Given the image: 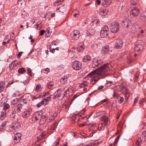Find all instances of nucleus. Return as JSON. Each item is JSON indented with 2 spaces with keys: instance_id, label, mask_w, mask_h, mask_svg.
<instances>
[{
  "instance_id": "1",
  "label": "nucleus",
  "mask_w": 146,
  "mask_h": 146,
  "mask_svg": "<svg viewBox=\"0 0 146 146\" xmlns=\"http://www.w3.org/2000/svg\"><path fill=\"white\" fill-rule=\"evenodd\" d=\"M110 64H105L98 69L93 70L88 74L86 78L90 80V84L96 83L99 80L98 77L105 74L109 70H111V66Z\"/></svg>"
},
{
  "instance_id": "2",
  "label": "nucleus",
  "mask_w": 146,
  "mask_h": 146,
  "mask_svg": "<svg viewBox=\"0 0 146 146\" xmlns=\"http://www.w3.org/2000/svg\"><path fill=\"white\" fill-rule=\"evenodd\" d=\"M127 13L129 17H133L139 15V9L137 7H133L128 9Z\"/></svg>"
},
{
  "instance_id": "3",
  "label": "nucleus",
  "mask_w": 146,
  "mask_h": 146,
  "mask_svg": "<svg viewBox=\"0 0 146 146\" xmlns=\"http://www.w3.org/2000/svg\"><path fill=\"white\" fill-rule=\"evenodd\" d=\"M117 88H119L118 90L121 91L122 93L125 95V98L128 100L130 96L129 92L127 91L126 88L123 84L117 86Z\"/></svg>"
},
{
  "instance_id": "4",
  "label": "nucleus",
  "mask_w": 146,
  "mask_h": 146,
  "mask_svg": "<svg viewBox=\"0 0 146 146\" xmlns=\"http://www.w3.org/2000/svg\"><path fill=\"white\" fill-rule=\"evenodd\" d=\"M109 34V29L106 25L104 26L102 28L100 32V36L102 38H106Z\"/></svg>"
},
{
  "instance_id": "5",
  "label": "nucleus",
  "mask_w": 146,
  "mask_h": 146,
  "mask_svg": "<svg viewBox=\"0 0 146 146\" xmlns=\"http://www.w3.org/2000/svg\"><path fill=\"white\" fill-rule=\"evenodd\" d=\"M119 24L116 22L113 23L110 27V31L114 33H117L119 30Z\"/></svg>"
},
{
  "instance_id": "6",
  "label": "nucleus",
  "mask_w": 146,
  "mask_h": 146,
  "mask_svg": "<svg viewBox=\"0 0 146 146\" xmlns=\"http://www.w3.org/2000/svg\"><path fill=\"white\" fill-rule=\"evenodd\" d=\"M80 33L79 31L77 30H74L71 33L70 36L72 39L74 40H78Z\"/></svg>"
},
{
  "instance_id": "7",
  "label": "nucleus",
  "mask_w": 146,
  "mask_h": 146,
  "mask_svg": "<svg viewBox=\"0 0 146 146\" xmlns=\"http://www.w3.org/2000/svg\"><path fill=\"white\" fill-rule=\"evenodd\" d=\"M103 63V61L102 60L94 58L92 61V66L93 68H95L101 66Z\"/></svg>"
},
{
  "instance_id": "8",
  "label": "nucleus",
  "mask_w": 146,
  "mask_h": 146,
  "mask_svg": "<svg viewBox=\"0 0 146 146\" xmlns=\"http://www.w3.org/2000/svg\"><path fill=\"white\" fill-rule=\"evenodd\" d=\"M146 139V131H143L140 136L137 140L136 145L137 146H139Z\"/></svg>"
},
{
  "instance_id": "9",
  "label": "nucleus",
  "mask_w": 146,
  "mask_h": 146,
  "mask_svg": "<svg viewBox=\"0 0 146 146\" xmlns=\"http://www.w3.org/2000/svg\"><path fill=\"white\" fill-rule=\"evenodd\" d=\"M64 93L65 91H63L61 90H58L57 91V94L55 96V99L59 100H62L65 96Z\"/></svg>"
},
{
  "instance_id": "10",
  "label": "nucleus",
  "mask_w": 146,
  "mask_h": 146,
  "mask_svg": "<svg viewBox=\"0 0 146 146\" xmlns=\"http://www.w3.org/2000/svg\"><path fill=\"white\" fill-rule=\"evenodd\" d=\"M21 125L20 123L18 121H15L13 122L12 124V126L10 128V129L11 131L13 130L15 131H18L21 127Z\"/></svg>"
},
{
  "instance_id": "11",
  "label": "nucleus",
  "mask_w": 146,
  "mask_h": 146,
  "mask_svg": "<svg viewBox=\"0 0 146 146\" xmlns=\"http://www.w3.org/2000/svg\"><path fill=\"white\" fill-rule=\"evenodd\" d=\"M72 68L75 70H79L81 68L80 63L78 61H74L72 65Z\"/></svg>"
},
{
  "instance_id": "12",
  "label": "nucleus",
  "mask_w": 146,
  "mask_h": 146,
  "mask_svg": "<svg viewBox=\"0 0 146 146\" xmlns=\"http://www.w3.org/2000/svg\"><path fill=\"white\" fill-rule=\"evenodd\" d=\"M43 114V111H38L36 112L34 114L33 118L36 120H38L41 118Z\"/></svg>"
},
{
  "instance_id": "13",
  "label": "nucleus",
  "mask_w": 146,
  "mask_h": 146,
  "mask_svg": "<svg viewBox=\"0 0 146 146\" xmlns=\"http://www.w3.org/2000/svg\"><path fill=\"white\" fill-rule=\"evenodd\" d=\"M51 100L50 97L47 98L43 100L40 102L36 106L38 107H39L42 105H46L48 104L49 102Z\"/></svg>"
},
{
  "instance_id": "14",
  "label": "nucleus",
  "mask_w": 146,
  "mask_h": 146,
  "mask_svg": "<svg viewBox=\"0 0 146 146\" xmlns=\"http://www.w3.org/2000/svg\"><path fill=\"white\" fill-rule=\"evenodd\" d=\"M90 116V115H85L84 114H79L78 115H74L73 116V118H75V121L77 120L78 121V118H80L79 117H81L82 119H88Z\"/></svg>"
},
{
  "instance_id": "15",
  "label": "nucleus",
  "mask_w": 146,
  "mask_h": 146,
  "mask_svg": "<svg viewBox=\"0 0 146 146\" xmlns=\"http://www.w3.org/2000/svg\"><path fill=\"white\" fill-rule=\"evenodd\" d=\"M32 112V110L30 108H28L25 110L22 114L23 117L26 118L29 117Z\"/></svg>"
},
{
  "instance_id": "16",
  "label": "nucleus",
  "mask_w": 146,
  "mask_h": 146,
  "mask_svg": "<svg viewBox=\"0 0 146 146\" xmlns=\"http://www.w3.org/2000/svg\"><path fill=\"white\" fill-rule=\"evenodd\" d=\"M131 25V22L129 19H125L123 20L122 25L124 28H129Z\"/></svg>"
},
{
  "instance_id": "17",
  "label": "nucleus",
  "mask_w": 146,
  "mask_h": 146,
  "mask_svg": "<svg viewBox=\"0 0 146 146\" xmlns=\"http://www.w3.org/2000/svg\"><path fill=\"white\" fill-rule=\"evenodd\" d=\"M95 28L91 26L87 31L86 33V36H91L93 35L95 32Z\"/></svg>"
},
{
  "instance_id": "18",
  "label": "nucleus",
  "mask_w": 146,
  "mask_h": 146,
  "mask_svg": "<svg viewBox=\"0 0 146 146\" xmlns=\"http://www.w3.org/2000/svg\"><path fill=\"white\" fill-rule=\"evenodd\" d=\"M123 45V42L120 39H117L115 42V47L117 49L121 48Z\"/></svg>"
},
{
  "instance_id": "19",
  "label": "nucleus",
  "mask_w": 146,
  "mask_h": 146,
  "mask_svg": "<svg viewBox=\"0 0 146 146\" xmlns=\"http://www.w3.org/2000/svg\"><path fill=\"white\" fill-rule=\"evenodd\" d=\"M21 136L22 135L20 133H17L15 134L14 138V142L15 144H16L20 141Z\"/></svg>"
},
{
  "instance_id": "20",
  "label": "nucleus",
  "mask_w": 146,
  "mask_h": 146,
  "mask_svg": "<svg viewBox=\"0 0 146 146\" xmlns=\"http://www.w3.org/2000/svg\"><path fill=\"white\" fill-rule=\"evenodd\" d=\"M143 49V46L141 44L136 45L134 48V50L135 52L140 53Z\"/></svg>"
},
{
  "instance_id": "21",
  "label": "nucleus",
  "mask_w": 146,
  "mask_h": 146,
  "mask_svg": "<svg viewBox=\"0 0 146 146\" xmlns=\"http://www.w3.org/2000/svg\"><path fill=\"white\" fill-rule=\"evenodd\" d=\"M76 48L74 47H73L69 50L68 54L70 57L72 58H73L75 54L76 53Z\"/></svg>"
},
{
  "instance_id": "22",
  "label": "nucleus",
  "mask_w": 146,
  "mask_h": 146,
  "mask_svg": "<svg viewBox=\"0 0 146 146\" xmlns=\"http://www.w3.org/2000/svg\"><path fill=\"white\" fill-rule=\"evenodd\" d=\"M85 47V46L82 42H81L79 44L77 48V50L78 52L82 51Z\"/></svg>"
},
{
  "instance_id": "23",
  "label": "nucleus",
  "mask_w": 146,
  "mask_h": 146,
  "mask_svg": "<svg viewBox=\"0 0 146 146\" xmlns=\"http://www.w3.org/2000/svg\"><path fill=\"white\" fill-rule=\"evenodd\" d=\"M109 11L108 9H103L100 10V13L101 16H104L106 15Z\"/></svg>"
},
{
  "instance_id": "24",
  "label": "nucleus",
  "mask_w": 146,
  "mask_h": 146,
  "mask_svg": "<svg viewBox=\"0 0 146 146\" xmlns=\"http://www.w3.org/2000/svg\"><path fill=\"white\" fill-rule=\"evenodd\" d=\"M57 124V121H55L50 125L48 127V130H54L56 128Z\"/></svg>"
},
{
  "instance_id": "25",
  "label": "nucleus",
  "mask_w": 146,
  "mask_h": 146,
  "mask_svg": "<svg viewBox=\"0 0 146 146\" xmlns=\"http://www.w3.org/2000/svg\"><path fill=\"white\" fill-rule=\"evenodd\" d=\"M100 21L98 19H94L92 21V26L95 28L99 24Z\"/></svg>"
},
{
  "instance_id": "26",
  "label": "nucleus",
  "mask_w": 146,
  "mask_h": 146,
  "mask_svg": "<svg viewBox=\"0 0 146 146\" xmlns=\"http://www.w3.org/2000/svg\"><path fill=\"white\" fill-rule=\"evenodd\" d=\"M109 51V47L108 46H105L102 48V53L104 54L107 53Z\"/></svg>"
},
{
  "instance_id": "27",
  "label": "nucleus",
  "mask_w": 146,
  "mask_h": 146,
  "mask_svg": "<svg viewBox=\"0 0 146 146\" xmlns=\"http://www.w3.org/2000/svg\"><path fill=\"white\" fill-rule=\"evenodd\" d=\"M101 1L102 5L105 7H108L110 5V2L108 0H101Z\"/></svg>"
},
{
  "instance_id": "28",
  "label": "nucleus",
  "mask_w": 146,
  "mask_h": 146,
  "mask_svg": "<svg viewBox=\"0 0 146 146\" xmlns=\"http://www.w3.org/2000/svg\"><path fill=\"white\" fill-rule=\"evenodd\" d=\"M7 116V112L6 110H3L1 113L0 117V119L1 120L4 119Z\"/></svg>"
},
{
  "instance_id": "29",
  "label": "nucleus",
  "mask_w": 146,
  "mask_h": 146,
  "mask_svg": "<svg viewBox=\"0 0 146 146\" xmlns=\"http://www.w3.org/2000/svg\"><path fill=\"white\" fill-rule=\"evenodd\" d=\"M52 29L50 27H48L46 31V34L45 35V37H49L50 36V34L52 33Z\"/></svg>"
},
{
  "instance_id": "30",
  "label": "nucleus",
  "mask_w": 146,
  "mask_h": 146,
  "mask_svg": "<svg viewBox=\"0 0 146 146\" xmlns=\"http://www.w3.org/2000/svg\"><path fill=\"white\" fill-rule=\"evenodd\" d=\"M47 117L45 115H42L41 118L40 119V123L41 125H42L45 123Z\"/></svg>"
},
{
  "instance_id": "31",
  "label": "nucleus",
  "mask_w": 146,
  "mask_h": 146,
  "mask_svg": "<svg viewBox=\"0 0 146 146\" xmlns=\"http://www.w3.org/2000/svg\"><path fill=\"white\" fill-rule=\"evenodd\" d=\"M101 119L104 122V125L106 126L108 124L109 119L106 116H103L101 117Z\"/></svg>"
},
{
  "instance_id": "32",
  "label": "nucleus",
  "mask_w": 146,
  "mask_h": 146,
  "mask_svg": "<svg viewBox=\"0 0 146 146\" xmlns=\"http://www.w3.org/2000/svg\"><path fill=\"white\" fill-rule=\"evenodd\" d=\"M5 83L4 82H0V93L2 92L4 89Z\"/></svg>"
},
{
  "instance_id": "33",
  "label": "nucleus",
  "mask_w": 146,
  "mask_h": 146,
  "mask_svg": "<svg viewBox=\"0 0 146 146\" xmlns=\"http://www.w3.org/2000/svg\"><path fill=\"white\" fill-rule=\"evenodd\" d=\"M68 80V78L67 76H64L61 79L60 82L61 84H64L67 83Z\"/></svg>"
},
{
  "instance_id": "34",
  "label": "nucleus",
  "mask_w": 146,
  "mask_h": 146,
  "mask_svg": "<svg viewBox=\"0 0 146 146\" xmlns=\"http://www.w3.org/2000/svg\"><path fill=\"white\" fill-rule=\"evenodd\" d=\"M91 60V58L90 56L89 55H87L84 57L83 60L84 62H87L90 61Z\"/></svg>"
},
{
  "instance_id": "35",
  "label": "nucleus",
  "mask_w": 146,
  "mask_h": 146,
  "mask_svg": "<svg viewBox=\"0 0 146 146\" xmlns=\"http://www.w3.org/2000/svg\"><path fill=\"white\" fill-rule=\"evenodd\" d=\"M73 88L72 87H69L65 91L64 94H69L73 92Z\"/></svg>"
},
{
  "instance_id": "36",
  "label": "nucleus",
  "mask_w": 146,
  "mask_h": 146,
  "mask_svg": "<svg viewBox=\"0 0 146 146\" xmlns=\"http://www.w3.org/2000/svg\"><path fill=\"white\" fill-rule=\"evenodd\" d=\"M89 82L88 81H84L80 85V87H83L88 85Z\"/></svg>"
},
{
  "instance_id": "37",
  "label": "nucleus",
  "mask_w": 146,
  "mask_h": 146,
  "mask_svg": "<svg viewBox=\"0 0 146 146\" xmlns=\"http://www.w3.org/2000/svg\"><path fill=\"white\" fill-rule=\"evenodd\" d=\"M57 115H58V113H57V112H56V111L54 112V113H53V115H52L51 117L49 119V122H50V120H54V119H55V118L56 117Z\"/></svg>"
},
{
  "instance_id": "38",
  "label": "nucleus",
  "mask_w": 146,
  "mask_h": 146,
  "mask_svg": "<svg viewBox=\"0 0 146 146\" xmlns=\"http://www.w3.org/2000/svg\"><path fill=\"white\" fill-rule=\"evenodd\" d=\"M79 11L77 10H75L73 11V16L75 17H78L79 14Z\"/></svg>"
},
{
  "instance_id": "39",
  "label": "nucleus",
  "mask_w": 146,
  "mask_h": 146,
  "mask_svg": "<svg viewBox=\"0 0 146 146\" xmlns=\"http://www.w3.org/2000/svg\"><path fill=\"white\" fill-rule=\"evenodd\" d=\"M54 84V83L53 82H50L47 84V87L49 89L51 88L53 86Z\"/></svg>"
},
{
  "instance_id": "40",
  "label": "nucleus",
  "mask_w": 146,
  "mask_h": 146,
  "mask_svg": "<svg viewBox=\"0 0 146 146\" xmlns=\"http://www.w3.org/2000/svg\"><path fill=\"white\" fill-rule=\"evenodd\" d=\"M6 121L3 122L0 126V131L2 130L6 126Z\"/></svg>"
},
{
  "instance_id": "41",
  "label": "nucleus",
  "mask_w": 146,
  "mask_h": 146,
  "mask_svg": "<svg viewBox=\"0 0 146 146\" xmlns=\"http://www.w3.org/2000/svg\"><path fill=\"white\" fill-rule=\"evenodd\" d=\"M18 71L19 73L22 74L26 72V70L25 68H19Z\"/></svg>"
},
{
  "instance_id": "42",
  "label": "nucleus",
  "mask_w": 146,
  "mask_h": 146,
  "mask_svg": "<svg viewBox=\"0 0 146 146\" xmlns=\"http://www.w3.org/2000/svg\"><path fill=\"white\" fill-rule=\"evenodd\" d=\"M35 25L38 29L40 30L41 29L42 25L40 22H38Z\"/></svg>"
},
{
  "instance_id": "43",
  "label": "nucleus",
  "mask_w": 146,
  "mask_h": 146,
  "mask_svg": "<svg viewBox=\"0 0 146 146\" xmlns=\"http://www.w3.org/2000/svg\"><path fill=\"white\" fill-rule=\"evenodd\" d=\"M50 71V69L49 68H46L42 70L41 72L47 74Z\"/></svg>"
},
{
  "instance_id": "44",
  "label": "nucleus",
  "mask_w": 146,
  "mask_h": 146,
  "mask_svg": "<svg viewBox=\"0 0 146 146\" xmlns=\"http://www.w3.org/2000/svg\"><path fill=\"white\" fill-rule=\"evenodd\" d=\"M18 102V100L17 99H14L12 102V104L13 105H15Z\"/></svg>"
},
{
  "instance_id": "45",
  "label": "nucleus",
  "mask_w": 146,
  "mask_h": 146,
  "mask_svg": "<svg viewBox=\"0 0 146 146\" xmlns=\"http://www.w3.org/2000/svg\"><path fill=\"white\" fill-rule=\"evenodd\" d=\"M22 105L21 104H18L17 106V110L18 112H19L21 110L22 108Z\"/></svg>"
},
{
  "instance_id": "46",
  "label": "nucleus",
  "mask_w": 146,
  "mask_h": 146,
  "mask_svg": "<svg viewBox=\"0 0 146 146\" xmlns=\"http://www.w3.org/2000/svg\"><path fill=\"white\" fill-rule=\"evenodd\" d=\"M139 72H137L135 74V81H137L138 78Z\"/></svg>"
},
{
  "instance_id": "47",
  "label": "nucleus",
  "mask_w": 146,
  "mask_h": 146,
  "mask_svg": "<svg viewBox=\"0 0 146 146\" xmlns=\"http://www.w3.org/2000/svg\"><path fill=\"white\" fill-rule=\"evenodd\" d=\"M104 124L103 123H102L100 124L98 126V129L99 130H103L104 128V126L103 125Z\"/></svg>"
},
{
  "instance_id": "48",
  "label": "nucleus",
  "mask_w": 146,
  "mask_h": 146,
  "mask_svg": "<svg viewBox=\"0 0 146 146\" xmlns=\"http://www.w3.org/2000/svg\"><path fill=\"white\" fill-rule=\"evenodd\" d=\"M138 1V0H131V3L133 5H136Z\"/></svg>"
},
{
  "instance_id": "49",
  "label": "nucleus",
  "mask_w": 146,
  "mask_h": 146,
  "mask_svg": "<svg viewBox=\"0 0 146 146\" xmlns=\"http://www.w3.org/2000/svg\"><path fill=\"white\" fill-rule=\"evenodd\" d=\"M27 12L25 11H24L21 14V16L25 18L27 17Z\"/></svg>"
},
{
  "instance_id": "50",
  "label": "nucleus",
  "mask_w": 146,
  "mask_h": 146,
  "mask_svg": "<svg viewBox=\"0 0 146 146\" xmlns=\"http://www.w3.org/2000/svg\"><path fill=\"white\" fill-rule=\"evenodd\" d=\"M9 105L8 104H6L4 106L3 110H6L9 108Z\"/></svg>"
},
{
  "instance_id": "51",
  "label": "nucleus",
  "mask_w": 146,
  "mask_h": 146,
  "mask_svg": "<svg viewBox=\"0 0 146 146\" xmlns=\"http://www.w3.org/2000/svg\"><path fill=\"white\" fill-rule=\"evenodd\" d=\"M120 136V135L118 136L116 138V139H115L114 142V144H117V143L118 141H119Z\"/></svg>"
},
{
  "instance_id": "52",
  "label": "nucleus",
  "mask_w": 146,
  "mask_h": 146,
  "mask_svg": "<svg viewBox=\"0 0 146 146\" xmlns=\"http://www.w3.org/2000/svg\"><path fill=\"white\" fill-rule=\"evenodd\" d=\"M61 5V3H60L58 1L56 2H55L53 3V5L55 6H57Z\"/></svg>"
},
{
  "instance_id": "53",
  "label": "nucleus",
  "mask_w": 146,
  "mask_h": 146,
  "mask_svg": "<svg viewBox=\"0 0 146 146\" xmlns=\"http://www.w3.org/2000/svg\"><path fill=\"white\" fill-rule=\"evenodd\" d=\"M131 33H135L136 31V29L134 27H132L131 29Z\"/></svg>"
},
{
  "instance_id": "54",
  "label": "nucleus",
  "mask_w": 146,
  "mask_h": 146,
  "mask_svg": "<svg viewBox=\"0 0 146 146\" xmlns=\"http://www.w3.org/2000/svg\"><path fill=\"white\" fill-rule=\"evenodd\" d=\"M41 88V86L40 85H37L36 88L35 90L36 92H38L39 91L40 88Z\"/></svg>"
},
{
  "instance_id": "55",
  "label": "nucleus",
  "mask_w": 146,
  "mask_h": 146,
  "mask_svg": "<svg viewBox=\"0 0 146 146\" xmlns=\"http://www.w3.org/2000/svg\"><path fill=\"white\" fill-rule=\"evenodd\" d=\"M124 98L122 97L120 98L118 102L120 104H121L123 103L124 101Z\"/></svg>"
},
{
  "instance_id": "56",
  "label": "nucleus",
  "mask_w": 146,
  "mask_h": 146,
  "mask_svg": "<svg viewBox=\"0 0 146 146\" xmlns=\"http://www.w3.org/2000/svg\"><path fill=\"white\" fill-rule=\"evenodd\" d=\"M138 97H137L134 100V103L133 104V106H135V103H137L138 102Z\"/></svg>"
},
{
  "instance_id": "57",
  "label": "nucleus",
  "mask_w": 146,
  "mask_h": 146,
  "mask_svg": "<svg viewBox=\"0 0 146 146\" xmlns=\"http://www.w3.org/2000/svg\"><path fill=\"white\" fill-rule=\"evenodd\" d=\"M113 97L116 98H118L119 97V95L116 94L115 92L114 93V94L113 95Z\"/></svg>"
},
{
  "instance_id": "58",
  "label": "nucleus",
  "mask_w": 146,
  "mask_h": 146,
  "mask_svg": "<svg viewBox=\"0 0 146 146\" xmlns=\"http://www.w3.org/2000/svg\"><path fill=\"white\" fill-rule=\"evenodd\" d=\"M23 102L25 104H27L28 102V100L27 98H24L23 99Z\"/></svg>"
},
{
  "instance_id": "59",
  "label": "nucleus",
  "mask_w": 146,
  "mask_h": 146,
  "mask_svg": "<svg viewBox=\"0 0 146 146\" xmlns=\"http://www.w3.org/2000/svg\"><path fill=\"white\" fill-rule=\"evenodd\" d=\"M15 113L14 111H13L12 113V114L11 115V117L13 118L15 117Z\"/></svg>"
},
{
  "instance_id": "60",
  "label": "nucleus",
  "mask_w": 146,
  "mask_h": 146,
  "mask_svg": "<svg viewBox=\"0 0 146 146\" xmlns=\"http://www.w3.org/2000/svg\"><path fill=\"white\" fill-rule=\"evenodd\" d=\"M45 32V30H41L40 31V34H39V35H43L44 34V33Z\"/></svg>"
},
{
  "instance_id": "61",
  "label": "nucleus",
  "mask_w": 146,
  "mask_h": 146,
  "mask_svg": "<svg viewBox=\"0 0 146 146\" xmlns=\"http://www.w3.org/2000/svg\"><path fill=\"white\" fill-rule=\"evenodd\" d=\"M27 71H28V74H29V75L31 76H32V74L31 73V68H28L27 69Z\"/></svg>"
},
{
  "instance_id": "62",
  "label": "nucleus",
  "mask_w": 146,
  "mask_h": 146,
  "mask_svg": "<svg viewBox=\"0 0 146 146\" xmlns=\"http://www.w3.org/2000/svg\"><path fill=\"white\" fill-rule=\"evenodd\" d=\"M133 61V60H132L131 58H130L128 59V61H127L128 63H130Z\"/></svg>"
},
{
  "instance_id": "63",
  "label": "nucleus",
  "mask_w": 146,
  "mask_h": 146,
  "mask_svg": "<svg viewBox=\"0 0 146 146\" xmlns=\"http://www.w3.org/2000/svg\"><path fill=\"white\" fill-rule=\"evenodd\" d=\"M68 104V103H67V102H65V103L62 106V107L63 108H66V105H67V104Z\"/></svg>"
},
{
  "instance_id": "64",
  "label": "nucleus",
  "mask_w": 146,
  "mask_h": 146,
  "mask_svg": "<svg viewBox=\"0 0 146 146\" xmlns=\"http://www.w3.org/2000/svg\"><path fill=\"white\" fill-rule=\"evenodd\" d=\"M104 88V86L103 85H101L99 86L98 88V89L99 90H101Z\"/></svg>"
}]
</instances>
